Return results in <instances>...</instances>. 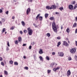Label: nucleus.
Listing matches in <instances>:
<instances>
[{"label": "nucleus", "mask_w": 77, "mask_h": 77, "mask_svg": "<svg viewBox=\"0 0 77 77\" xmlns=\"http://www.w3.org/2000/svg\"><path fill=\"white\" fill-rule=\"evenodd\" d=\"M52 26L54 31V32L57 33V29H58V26H56V23L54 22H53Z\"/></svg>", "instance_id": "f257e3e1"}, {"label": "nucleus", "mask_w": 77, "mask_h": 77, "mask_svg": "<svg viewBox=\"0 0 77 77\" xmlns=\"http://www.w3.org/2000/svg\"><path fill=\"white\" fill-rule=\"evenodd\" d=\"M28 33L29 35H32L33 33V30L30 29V27H28L27 29Z\"/></svg>", "instance_id": "f03ea898"}, {"label": "nucleus", "mask_w": 77, "mask_h": 77, "mask_svg": "<svg viewBox=\"0 0 77 77\" xmlns=\"http://www.w3.org/2000/svg\"><path fill=\"white\" fill-rule=\"evenodd\" d=\"M63 45L66 46V47H68L69 46V44L66 41H63Z\"/></svg>", "instance_id": "7ed1b4c3"}, {"label": "nucleus", "mask_w": 77, "mask_h": 77, "mask_svg": "<svg viewBox=\"0 0 77 77\" xmlns=\"http://www.w3.org/2000/svg\"><path fill=\"white\" fill-rule=\"evenodd\" d=\"M70 52L71 53H75V51L76 50H75V48H72L70 50Z\"/></svg>", "instance_id": "20e7f679"}, {"label": "nucleus", "mask_w": 77, "mask_h": 77, "mask_svg": "<svg viewBox=\"0 0 77 77\" xmlns=\"http://www.w3.org/2000/svg\"><path fill=\"white\" fill-rule=\"evenodd\" d=\"M69 9L70 10H72L73 9V5H70L69 6Z\"/></svg>", "instance_id": "39448f33"}, {"label": "nucleus", "mask_w": 77, "mask_h": 77, "mask_svg": "<svg viewBox=\"0 0 77 77\" xmlns=\"http://www.w3.org/2000/svg\"><path fill=\"white\" fill-rule=\"evenodd\" d=\"M29 12H30V8H28L26 11V14L27 15H28V14H29Z\"/></svg>", "instance_id": "423d86ee"}, {"label": "nucleus", "mask_w": 77, "mask_h": 77, "mask_svg": "<svg viewBox=\"0 0 77 77\" xmlns=\"http://www.w3.org/2000/svg\"><path fill=\"white\" fill-rule=\"evenodd\" d=\"M58 54L59 56H61V57H62L63 56L64 54H63V53L62 52H58Z\"/></svg>", "instance_id": "0eeeda50"}, {"label": "nucleus", "mask_w": 77, "mask_h": 77, "mask_svg": "<svg viewBox=\"0 0 77 77\" xmlns=\"http://www.w3.org/2000/svg\"><path fill=\"white\" fill-rule=\"evenodd\" d=\"M71 72H70V70H69L67 72V76H69L70 75H71Z\"/></svg>", "instance_id": "6e6552de"}, {"label": "nucleus", "mask_w": 77, "mask_h": 77, "mask_svg": "<svg viewBox=\"0 0 77 77\" xmlns=\"http://www.w3.org/2000/svg\"><path fill=\"white\" fill-rule=\"evenodd\" d=\"M46 9H48V10H49V9H51V7L48 6H46Z\"/></svg>", "instance_id": "1a4fd4ad"}, {"label": "nucleus", "mask_w": 77, "mask_h": 77, "mask_svg": "<svg viewBox=\"0 0 77 77\" xmlns=\"http://www.w3.org/2000/svg\"><path fill=\"white\" fill-rule=\"evenodd\" d=\"M39 53L40 54H42V53H43V51H42V50L41 49H40V51H39Z\"/></svg>", "instance_id": "9d476101"}, {"label": "nucleus", "mask_w": 77, "mask_h": 77, "mask_svg": "<svg viewBox=\"0 0 77 77\" xmlns=\"http://www.w3.org/2000/svg\"><path fill=\"white\" fill-rule=\"evenodd\" d=\"M51 8V9H56V5H52Z\"/></svg>", "instance_id": "9b49d317"}, {"label": "nucleus", "mask_w": 77, "mask_h": 77, "mask_svg": "<svg viewBox=\"0 0 77 77\" xmlns=\"http://www.w3.org/2000/svg\"><path fill=\"white\" fill-rule=\"evenodd\" d=\"M39 58L40 59V60H41L42 61H43V58L42 57V56H39Z\"/></svg>", "instance_id": "f8f14e48"}, {"label": "nucleus", "mask_w": 77, "mask_h": 77, "mask_svg": "<svg viewBox=\"0 0 77 77\" xmlns=\"http://www.w3.org/2000/svg\"><path fill=\"white\" fill-rule=\"evenodd\" d=\"M22 24V25H23V26H24L26 24H25V23H24V22L22 21L21 22Z\"/></svg>", "instance_id": "ddd939ff"}, {"label": "nucleus", "mask_w": 77, "mask_h": 77, "mask_svg": "<svg viewBox=\"0 0 77 77\" xmlns=\"http://www.w3.org/2000/svg\"><path fill=\"white\" fill-rule=\"evenodd\" d=\"M45 18H47L48 17V14L46 13L45 15Z\"/></svg>", "instance_id": "4468645a"}, {"label": "nucleus", "mask_w": 77, "mask_h": 77, "mask_svg": "<svg viewBox=\"0 0 77 77\" xmlns=\"http://www.w3.org/2000/svg\"><path fill=\"white\" fill-rule=\"evenodd\" d=\"M18 39L19 42H21V37H19L18 38Z\"/></svg>", "instance_id": "2eb2a0df"}, {"label": "nucleus", "mask_w": 77, "mask_h": 77, "mask_svg": "<svg viewBox=\"0 0 77 77\" xmlns=\"http://www.w3.org/2000/svg\"><path fill=\"white\" fill-rule=\"evenodd\" d=\"M73 27H75L76 26H77V23H75L73 25Z\"/></svg>", "instance_id": "dca6fc26"}, {"label": "nucleus", "mask_w": 77, "mask_h": 77, "mask_svg": "<svg viewBox=\"0 0 77 77\" xmlns=\"http://www.w3.org/2000/svg\"><path fill=\"white\" fill-rule=\"evenodd\" d=\"M61 44V43L60 42H59L57 45V47H59V46Z\"/></svg>", "instance_id": "f3484780"}, {"label": "nucleus", "mask_w": 77, "mask_h": 77, "mask_svg": "<svg viewBox=\"0 0 77 77\" xmlns=\"http://www.w3.org/2000/svg\"><path fill=\"white\" fill-rule=\"evenodd\" d=\"M39 19L40 21H42V16H39Z\"/></svg>", "instance_id": "a211bd4d"}, {"label": "nucleus", "mask_w": 77, "mask_h": 77, "mask_svg": "<svg viewBox=\"0 0 77 77\" xmlns=\"http://www.w3.org/2000/svg\"><path fill=\"white\" fill-rule=\"evenodd\" d=\"M66 32H67V33H69V29L68 28L66 29Z\"/></svg>", "instance_id": "6ab92c4d"}, {"label": "nucleus", "mask_w": 77, "mask_h": 77, "mask_svg": "<svg viewBox=\"0 0 77 77\" xmlns=\"http://www.w3.org/2000/svg\"><path fill=\"white\" fill-rule=\"evenodd\" d=\"M77 8V4H76L75 5V6L73 7V9H76Z\"/></svg>", "instance_id": "aec40b11"}, {"label": "nucleus", "mask_w": 77, "mask_h": 77, "mask_svg": "<svg viewBox=\"0 0 77 77\" xmlns=\"http://www.w3.org/2000/svg\"><path fill=\"white\" fill-rule=\"evenodd\" d=\"M54 18L53 17H51L50 18V20H54Z\"/></svg>", "instance_id": "412c9836"}, {"label": "nucleus", "mask_w": 77, "mask_h": 77, "mask_svg": "<svg viewBox=\"0 0 77 77\" xmlns=\"http://www.w3.org/2000/svg\"><path fill=\"white\" fill-rule=\"evenodd\" d=\"M5 31H6V29L5 28H4L2 29V33H3V32H5Z\"/></svg>", "instance_id": "4be33fe9"}, {"label": "nucleus", "mask_w": 77, "mask_h": 77, "mask_svg": "<svg viewBox=\"0 0 77 77\" xmlns=\"http://www.w3.org/2000/svg\"><path fill=\"white\" fill-rule=\"evenodd\" d=\"M40 16V14H38L37 15V17H36V18L37 20L38 19V17H39Z\"/></svg>", "instance_id": "5701e85b"}, {"label": "nucleus", "mask_w": 77, "mask_h": 77, "mask_svg": "<svg viewBox=\"0 0 77 77\" xmlns=\"http://www.w3.org/2000/svg\"><path fill=\"white\" fill-rule=\"evenodd\" d=\"M46 35L48 37H50V33H48L46 34Z\"/></svg>", "instance_id": "b1692460"}, {"label": "nucleus", "mask_w": 77, "mask_h": 77, "mask_svg": "<svg viewBox=\"0 0 77 77\" xmlns=\"http://www.w3.org/2000/svg\"><path fill=\"white\" fill-rule=\"evenodd\" d=\"M54 63H52L51 65V66L52 67H53V66H54Z\"/></svg>", "instance_id": "393cba45"}, {"label": "nucleus", "mask_w": 77, "mask_h": 77, "mask_svg": "<svg viewBox=\"0 0 77 77\" xmlns=\"http://www.w3.org/2000/svg\"><path fill=\"white\" fill-rule=\"evenodd\" d=\"M14 64L15 65H18V63L17 62H14Z\"/></svg>", "instance_id": "a878e982"}, {"label": "nucleus", "mask_w": 77, "mask_h": 77, "mask_svg": "<svg viewBox=\"0 0 77 77\" xmlns=\"http://www.w3.org/2000/svg\"><path fill=\"white\" fill-rule=\"evenodd\" d=\"M9 63H10V64H12V63H13V61L12 60H11V61H9Z\"/></svg>", "instance_id": "bb28decb"}, {"label": "nucleus", "mask_w": 77, "mask_h": 77, "mask_svg": "<svg viewBox=\"0 0 77 77\" xmlns=\"http://www.w3.org/2000/svg\"><path fill=\"white\" fill-rule=\"evenodd\" d=\"M46 59L48 60H50V58L48 56H46Z\"/></svg>", "instance_id": "cd10ccee"}, {"label": "nucleus", "mask_w": 77, "mask_h": 77, "mask_svg": "<svg viewBox=\"0 0 77 77\" xmlns=\"http://www.w3.org/2000/svg\"><path fill=\"white\" fill-rule=\"evenodd\" d=\"M53 70L54 71H57V69H56V68H54L53 69Z\"/></svg>", "instance_id": "c85d7f7f"}, {"label": "nucleus", "mask_w": 77, "mask_h": 77, "mask_svg": "<svg viewBox=\"0 0 77 77\" xmlns=\"http://www.w3.org/2000/svg\"><path fill=\"white\" fill-rule=\"evenodd\" d=\"M24 69H26V70H28L29 69V68L27 67H24Z\"/></svg>", "instance_id": "c756f323"}, {"label": "nucleus", "mask_w": 77, "mask_h": 77, "mask_svg": "<svg viewBox=\"0 0 77 77\" xmlns=\"http://www.w3.org/2000/svg\"><path fill=\"white\" fill-rule=\"evenodd\" d=\"M4 73L6 74V75H7L8 74V72H7L6 71H4Z\"/></svg>", "instance_id": "7c9ffc66"}, {"label": "nucleus", "mask_w": 77, "mask_h": 77, "mask_svg": "<svg viewBox=\"0 0 77 77\" xmlns=\"http://www.w3.org/2000/svg\"><path fill=\"white\" fill-rule=\"evenodd\" d=\"M23 32L24 33H26L27 32V30H24Z\"/></svg>", "instance_id": "2f4dec72"}, {"label": "nucleus", "mask_w": 77, "mask_h": 77, "mask_svg": "<svg viewBox=\"0 0 77 77\" xmlns=\"http://www.w3.org/2000/svg\"><path fill=\"white\" fill-rule=\"evenodd\" d=\"M1 64L2 66H4L5 65V64H4V63L3 62H1Z\"/></svg>", "instance_id": "473e14b6"}, {"label": "nucleus", "mask_w": 77, "mask_h": 77, "mask_svg": "<svg viewBox=\"0 0 77 77\" xmlns=\"http://www.w3.org/2000/svg\"><path fill=\"white\" fill-rule=\"evenodd\" d=\"M47 71H48V74H50V73L51 72V70H48Z\"/></svg>", "instance_id": "72a5a7b5"}, {"label": "nucleus", "mask_w": 77, "mask_h": 77, "mask_svg": "<svg viewBox=\"0 0 77 77\" xmlns=\"http://www.w3.org/2000/svg\"><path fill=\"white\" fill-rule=\"evenodd\" d=\"M55 54H56V53H55V52H53L52 53V55H55Z\"/></svg>", "instance_id": "f704fd0d"}, {"label": "nucleus", "mask_w": 77, "mask_h": 77, "mask_svg": "<svg viewBox=\"0 0 77 77\" xmlns=\"http://www.w3.org/2000/svg\"><path fill=\"white\" fill-rule=\"evenodd\" d=\"M68 60H71V57H69L68 58Z\"/></svg>", "instance_id": "c9c22d12"}, {"label": "nucleus", "mask_w": 77, "mask_h": 77, "mask_svg": "<svg viewBox=\"0 0 77 77\" xmlns=\"http://www.w3.org/2000/svg\"><path fill=\"white\" fill-rule=\"evenodd\" d=\"M63 7L60 8H59V9H60V11H62V10H63Z\"/></svg>", "instance_id": "e433bc0d"}, {"label": "nucleus", "mask_w": 77, "mask_h": 77, "mask_svg": "<svg viewBox=\"0 0 77 77\" xmlns=\"http://www.w3.org/2000/svg\"><path fill=\"white\" fill-rule=\"evenodd\" d=\"M7 45L8 46V47H10V45H9V42H8Z\"/></svg>", "instance_id": "4c0bfd02"}, {"label": "nucleus", "mask_w": 77, "mask_h": 77, "mask_svg": "<svg viewBox=\"0 0 77 77\" xmlns=\"http://www.w3.org/2000/svg\"><path fill=\"white\" fill-rule=\"evenodd\" d=\"M75 3V1H73L72 2V5H74Z\"/></svg>", "instance_id": "58836bf2"}, {"label": "nucleus", "mask_w": 77, "mask_h": 77, "mask_svg": "<svg viewBox=\"0 0 77 77\" xmlns=\"http://www.w3.org/2000/svg\"><path fill=\"white\" fill-rule=\"evenodd\" d=\"M56 69H57V70H58L60 69V67H57V68H56Z\"/></svg>", "instance_id": "ea45409f"}, {"label": "nucleus", "mask_w": 77, "mask_h": 77, "mask_svg": "<svg viewBox=\"0 0 77 77\" xmlns=\"http://www.w3.org/2000/svg\"><path fill=\"white\" fill-rule=\"evenodd\" d=\"M75 59L76 61H77V55H75Z\"/></svg>", "instance_id": "a19ab883"}, {"label": "nucleus", "mask_w": 77, "mask_h": 77, "mask_svg": "<svg viewBox=\"0 0 77 77\" xmlns=\"http://www.w3.org/2000/svg\"><path fill=\"white\" fill-rule=\"evenodd\" d=\"M15 44H18V40H16V41H15Z\"/></svg>", "instance_id": "79ce46f5"}, {"label": "nucleus", "mask_w": 77, "mask_h": 77, "mask_svg": "<svg viewBox=\"0 0 77 77\" xmlns=\"http://www.w3.org/2000/svg\"><path fill=\"white\" fill-rule=\"evenodd\" d=\"M3 12V11L2 9H0V13H2Z\"/></svg>", "instance_id": "37998d69"}, {"label": "nucleus", "mask_w": 77, "mask_h": 77, "mask_svg": "<svg viewBox=\"0 0 77 77\" xmlns=\"http://www.w3.org/2000/svg\"><path fill=\"white\" fill-rule=\"evenodd\" d=\"M8 50H9V48L8 47H7L6 48V51H8Z\"/></svg>", "instance_id": "c03bdc74"}, {"label": "nucleus", "mask_w": 77, "mask_h": 77, "mask_svg": "<svg viewBox=\"0 0 77 77\" xmlns=\"http://www.w3.org/2000/svg\"><path fill=\"white\" fill-rule=\"evenodd\" d=\"M2 60L3 59H2V58L1 57H0V61H2Z\"/></svg>", "instance_id": "a18cd8bd"}, {"label": "nucleus", "mask_w": 77, "mask_h": 77, "mask_svg": "<svg viewBox=\"0 0 77 77\" xmlns=\"http://www.w3.org/2000/svg\"><path fill=\"white\" fill-rule=\"evenodd\" d=\"M10 29H11V30H14V27L13 26L11 27Z\"/></svg>", "instance_id": "49530a36"}, {"label": "nucleus", "mask_w": 77, "mask_h": 77, "mask_svg": "<svg viewBox=\"0 0 77 77\" xmlns=\"http://www.w3.org/2000/svg\"><path fill=\"white\" fill-rule=\"evenodd\" d=\"M2 22H4L5 21V19H2Z\"/></svg>", "instance_id": "de8ad7c7"}, {"label": "nucleus", "mask_w": 77, "mask_h": 77, "mask_svg": "<svg viewBox=\"0 0 77 77\" xmlns=\"http://www.w3.org/2000/svg\"><path fill=\"white\" fill-rule=\"evenodd\" d=\"M55 14H56V15H59V13H58L57 12H56L55 13Z\"/></svg>", "instance_id": "09e8293b"}, {"label": "nucleus", "mask_w": 77, "mask_h": 77, "mask_svg": "<svg viewBox=\"0 0 77 77\" xmlns=\"http://www.w3.org/2000/svg\"><path fill=\"white\" fill-rule=\"evenodd\" d=\"M77 33V29L75 30V33L76 34Z\"/></svg>", "instance_id": "8fccbe9b"}, {"label": "nucleus", "mask_w": 77, "mask_h": 77, "mask_svg": "<svg viewBox=\"0 0 77 77\" xmlns=\"http://www.w3.org/2000/svg\"><path fill=\"white\" fill-rule=\"evenodd\" d=\"M20 34H23V32H22V31H20Z\"/></svg>", "instance_id": "3c124183"}, {"label": "nucleus", "mask_w": 77, "mask_h": 77, "mask_svg": "<svg viewBox=\"0 0 77 77\" xmlns=\"http://www.w3.org/2000/svg\"><path fill=\"white\" fill-rule=\"evenodd\" d=\"M33 25L34 26H35V27L36 26V24L35 23H33Z\"/></svg>", "instance_id": "603ef678"}, {"label": "nucleus", "mask_w": 77, "mask_h": 77, "mask_svg": "<svg viewBox=\"0 0 77 77\" xmlns=\"http://www.w3.org/2000/svg\"><path fill=\"white\" fill-rule=\"evenodd\" d=\"M29 49H30H30H31V48H32V46H29Z\"/></svg>", "instance_id": "864d4df0"}, {"label": "nucleus", "mask_w": 77, "mask_h": 77, "mask_svg": "<svg viewBox=\"0 0 77 77\" xmlns=\"http://www.w3.org/2000/svg\"><path fill=\"white\" fill-rule=\"evenodd\" d=\"M8 12H9V11H8L6 12L5 13L6 14H8Z\"/></svg>", "instance_id": "5fc2aeb1"}, {"label": "nucleus", "mask_w": 77, "mask_h": 77, "mask_svg": "<svg viewBox=\"0 0 77 77\" xmlns=\"http://www.w3.org/2000/svg\"><path fill=\"white\" fill-rule=\"evenodd\" d=\"M32 45H34V44H35V42H32Z\"/></svg>", "instance_id": "6e6d98bb"}, {"label": "nucleus", "mask_w": 77, "mask_h": 77, "mask_svg": "<svg viewBox=\"0 0 77 77\" xmlns=\"http://www.w3.org/2000/svg\"><path fill=\"white\" fill-rule=\"evenodd\" d=\"M32 0H29L28 2H32Z\"/></svg>", "instance_id": "4d7b16f0"}, {"label": "nucleus", "mask_w": 77, "mask_h": 77, "mask_svg": "<svg viewBox=\"0 0 77 77\" xmlns=\"http://www.w3.org/2000/svg\"><path fill=\"white\" fill-rule=\"evenodd\" d=\"M12 19H13V20H14L15 19V17L13 16L12 17Z\"/></svg>", "instance_id": "13d9d810"}, {"label": "nucleus", "mask_w": 77, "mask_h": 77, "mask_svg": "<svg viewBox=\"0 0 77 77\" xmlns=\"http://www.w3.org/2000/svg\"><path fill=\"white\" fill-rule=\"evenodd\" d=\"M57 39H60V37H58L57 38Z\"/></svg>", "instance_id": "bf43d9fd"}, {"label": "nucleus", "mask_w": 77, "mask_h": 77, "mask_svg": "<svg viewBox=\"0 0 77 77\" xmlns=\"http://www.w3.org/2000/svg\"><path fill=\"white\" fill-rule=\"evenodd\" d=\"M75 44L76 46H77V41H75Z\"/></svg>", "instance_id": "052dcab7"}, {"label": "nucleus", "mask_w": 77, "mask_h": 77, "mask_svg": "<svg viewBox=\"0 0 77 77\" xmlns=\"http://www.w3.org/2000/svg\"><path fill=\"white\" fill-rule=\"evenodd\" d=\"M26 44H23V46H26Z\"/></svg>", "instance_id": "680f3d73"}, {"label": "nucleus", "mask_w": 77, "mask_h": 77, "mask_svg": "<svg viewBox=\"0 0 77 77\" xmlns=\"http://www.w3.org/2000/svg\"><path fill=\"white\" fill-rule=\"evenodd\" d=\"M75 21H77V17H75Z\"/></svg>", "instance_id": "e2e57ef3"}, {"label": "nucleus", "mask_w": 77, "mask_h": 77, "mask_svg": "<svg viewBox=\"0 0 77 77\" xmlns=\"http://www.w3.org/2000/svg\"><path fill=\"white\" fill-rule=\"evenodd\" d=\"M66 41H68V38H66Z\"/></svg>", "instance_id": "0e129e2a"}, {"label": "nucleus", "mask_w": 77, "mask_h": 77, "mask_svg": "<svg viewBox=\"0 0 77 77\" xmlns=\"http://www.w3.org/2000/svg\"><path fill=\"white\" fill-rule=\"evenodd\" d=\"M63 29V26H61V29Z\"/></svg>", "instance_id": "69168bd1"}, {"label": "nucleus", "mask_w": 77, "mask_h": 77, "mask_svg": "<svg viewBox=\"0 0 77 77\" xmlns=\"http://www.w3.org/2000/svg\"><path fill=\"white\" fill-rule=\"evenodd\" d=\"M23 58H24V59H26V57L25 56H24L23 57Z\"/></svg>", "instance_id": "338daca9"}, {"label": "nucleus", "mask_w": 77, "mask_h": 77, "mask_svg": "<svg viewBox=\"0 0 77 77\" xmlns=\"http://www.w3.org/2000/svg\"><path fill=\"white\" fill-rule=\"evenodd\" d=\"M0 24H2V22L1 21H0Z\"/></svg>", "instance_id": "774afa93"}]
</instances>
